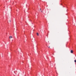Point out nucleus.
Here are the masks:
<instances>
[{"label": "nucleus", "mask_w": 76, "mask_h": 76, "mask_svg": "<svg viewBox=\"0 0 76 76\" xmlns=\"http://www.w3.org/2000/svg\"><path fill=\"white\" fill-rule=\"evenodd\" d=\"M10 22H11L10 20Z\"/></svg>", "instance_id": "obj_8"}, {"label": "nucleus", "mask_w": 76, "mask_h": 76, "mask_svg": "<svg viewBox=\"0 0 76 76\" xmlns=\"http://www.w3.org/2000/svg\"><path fill=\"white\" fill-rule=\"evenodd\" d=\"M9 38H10V39H11V38H12V36H11V37H9Z\"/></svg>", "instance_id": "obj_1"}, {"label": "nucleus", "mask_w": 76, "mask_h": 76, "mask_svg": "<svg viewBox=\"0 0 76 76\" xmlns=\"http://www.w3.org/2000/svg\"><path fill=\"white\" fill-rule=\"evenodd\" d=\"M41 12H42V11H41Z\"/></svg>", "instance_id": "obj_7"}, {"label": "nucleus", "mask_w": 76, "mask_h": 76, "mask_svg": "<svg viewBox=\"0 0 76 76\" xmlns=\"http://www.w3.org/2000/svg\"><path fill=\"white\" fill-rule=\"evenodd\" d=\"M71 53H73V51L72 50H71Z\"/></svg>", "instance_id": "obj_2"}, {"label": "nucleus", "mask_w": 76, "mask_h": 76, "mask_svg": "<svg viewBox=\"0 0 76 76\" xmlns=\"http://www.w3.org/2000/svg\"><path fill=\"white\" fill-rule=\"evenodd\" d=\"M40 10H41V8L40 9Z\"/></svg>", "instance_id": "obj_5"}, {"label": "nucleus", "mask_w": 76, "mask_h": 76, "mask_svg": "<svg viewBox=\"0 0 76 76\" xmlns=\"http://www.w3.org/2000/svg\"><path fill=\"white\" fill-rule=\"evenodd\" d=\"M49 48H50V46L49 47Z\"/></svg>", "instance_id": "obj_6"}, {"label": "nucleus", "mask_w": 76, "mask_h": 76, "mask_svg": "<svg viewBox=\"0 0 76 76\" xmlns=\"http://www.w3.org/2000/svg\"><path fill=\"white\" fill-rule=\"evenodd\" d=\"M74 61L75 63H76V60H75Z\"/></svg>", "instance_id": "obj_4"}, {"label": "nucleus", "mask_w": 76, "mask_h": 76, "mask_svg": "<svg viewBox=\"0 0 76 76\" xmlns=\"http://www.w3.org/2000/svg\"><path fill=\"white\" fill-rule=\"evenodd\" d=\"M37 35L38 36H39V34H38V33H37Z\"/></svg>", "instance_id": "obj_3"}]
</instances>
